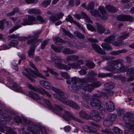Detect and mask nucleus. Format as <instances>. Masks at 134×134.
<instances>
[{"label":"nucleus","mask_w":134,"mask_h":134,"mask_svg":"<svg viewBox=\"0 0 134 134\" xmlns=\"http://www.w3.org/2000/svg\"><path fill=\"white\" fill-rule=\"evenodd\" d=\"M30 66L36 71V72H35L32 69H28L24 67V71H22L21 72L23 75L33 82H34L35 81V80L33 78V77L35 78L33 74H34L35 76L37 77H41L43 79H46L44 76L39 72L38 69L32 63L30 62Z\"/></svg>","instance_id":"nucleus-1"},{"label":"nucleus","mask_w":134,"mask_h":134,"mask_svg":"<svg viewBox=\"0 0 134 134\" xmlns=\"http://www.w3.org/2000/svg\"><path fill=\"white\" fill-rule=\"evenodd\" d=\"M23 119L25 123L28 125V130L32 131L33 129H35L37 133L39 134H47L46 130L44 127L39 125H36L34 122L26 118L23 117Z\"/></svg>","instance_id":"nucleus-2"},{"label":"nucleus","mask_w":134,"mask_h":134,"mask_svg":"<svg viewBox=\"0 0 134 134\" xmlns=\"http://www.w3.org/2000/svg\"><path fill=\"white\" fill-rule=\"evenodd\" d=\"M123 119L125 122V126L132 131L134 134V116L130 112H127L124 115Z\"/></svg>","instance_id":"nucleus-3"},{"label":"nucleus","mask_w":134,"mask_h":134,"mask_svg":"<svg viewBox=\"0 0 134 134\" xmlns=\"http://www.w3.org/2000/svg\"><path fill=\"white\" fill-rule=\"evenodd\" d=\"M58 110H57L55 113L61 116L64 120L66 121H70L71 120H72L79 123H83V122L81 120L73 115L69 111L65 110L63 114L62 115L60 114V112Z\"/></svg>","instance_id":"nucleus-4"},{"label":"nucleus","mask_w":134,"mask_h":134,"mask_svg":"<svg viewBox=\"0 0 134 134\" xmlns=\"http://www.w3.org/2000/svg\"><path fill=\"white\" fill-rule=\"evenodd\" d=\"M35 18L32 16H30L28 17V20L24 19L22 21L21 25H18L15 26L10 30V33H11L21 27V25L25 26L27 25H31L36 23Z\"/></svg>","instance_id":"nucleus-5"},{"label":"nucleus","mask_w":134,"mask_h":134,"mask_svg":"<svg viewBox=\"0 0 134 134\" xmlns=\"http://www.w3.org/2000/svg\"><path fill=\"white\" fill-rule=\"evenodd\" d=\"M93 97L89 104L93 108L99 109L103 106L101 101L99 98H100L99 95L96 94L93 95Z\"/></svg>","instance_id":"nucleus-6"},{"label":"nucleus","mask_w":134,"mask_h":134,"mask_svg":"<svg viewBox=\"0 0 134 134\" xmlns=\"http://www.w3.org/2000/svg\"><path fill=\"white\" fill-rule=\"evenodd\" d=\"M42 100L43 101L48 108L51 110L53 111L55 113L57 110L62 111L63 109V106L56 105H54L53 106L51 102L48 99L43 98H42Z\"/></svg>","instance_id":"nucleus-7"},{"label":"nucleus","mask_w":134,"mask_h":134,"mask_svg":"<svg viewBox=\"0 0 134 134\" xmlns=\"http://www.w3.org/2000/svg\"><path fill=\"white\" fill-rule=\"evenodd\" d=\"M98 10L100 12V14H99L97 10H91V13L93 16H99L102 19H107L108 15L104 8L103 7H100L98 8Z\"/></svg>","instance_id":"nucleus-8"},{"label":"nucleus","mask_w":134,"mask_h":134,"mask_svg":"<svg viewBox=\"0 0 134 134\" xmlns=\"http://www.w3.org/2000/svg\"><path fill=\"white\" fill-rule=\"evenodd\" d=\"M56 93L54 94V96L55 98L58 100H60L62 98L64 99L67 98L68 96L66 94L64 93L61 90L55 87H51V88Z\"/></svg>","instance_id":"nucleus-9"},{"label":"nucleus","mask_w":134,"mask_h":134,"mask_svg":"<svg viewBox=\"0 0 134 134\" xmlns=\"http://www.w3.org/2000/svg\"><path fill=\"white\" fill-rule=\"evenodd\" d=\"M57 68L60 69L64 70H70L71 68L76 69L79 68V66L77 64L75 63H70L68 64V66L66 65L61 63L57 64Z\"/></svg>","instance_id":"nucleus-10"},{"label":"nucleus","mask_w":134,"mask_h":134,"mask_svg":"<svg viewBox=\"0 0 134 134\" xmlns=\"http://www.w3.org/2000/svg\"><path fill=\"white\" fill-rule=\"evenodd\" d=\"M43 40L42 39H36L34 41V42L32 45L33 47L30 49L29 50L28 53L29 56L31 58H33L34 57V52L35 50V48L38 45V43L41 42Z\"/></svg>","instance_id":"nucleus-11"},{"label":"nucleus","mask_w":134,"mask_h":134,"mask_svg":"<svg viewBox=\"0 0 134 134\" xmlns=\"http://www.w3.org/2000/svg\"><path fill=\"white\" fill-rule=\"evenodd\" d=\"M107 64H108L107 66L104 67L102 69H104L105 70L112 72L113 73H117L118 72L119 70H121L122 68L121 67L117 66L116 68L113 66L110 63H108Z\"/></svg>","instance_id":"nucleus-12"},{"label":"nucleus","mask_w":134,"mask_h":134,"mask_svg":"<svg viewBox=\"0 0 134 134\" xmlns=\"http://www.w3.org/2000/svg\"><path fill=\"white\" fill-rule=\"evenodd\" d=\"M28 87L30 89L35 92H40L43 95L45 94L49 98L51 97V95L42 88L39 89L36 87H34L31 84L29 85Z\"/></svg>","instance_id":"nucleus-13"},{"label":"nucleus","mask_w":134,"mask_h":134,"mask_svg":"<svg viewBox=\"0 0 134 134\" xmlns=\"http://www.w3.org/2000/svg\"><path fill=\"white\" fill-rule=\"evenodd\" d=\"M71 82L74 84V86L75 88H76V86L80 85L81 83L83 84L85 83V82L87 81L86 79H80V78L74 77L72 78L71 79Z\"/></svg>","instance_id":"nucleus-14"},{"label":"nucleus","mask_w":134,"mask_h":134,"mask_svg":"<svg viewBox=\"0 0 134 134\" xmlns=\"http://www.w3.org/2000/svg\"><path fill=\"white\" fill-rule=\"evenodd\" d=\"M64 99L61 98L60 99V100H59V101H61L63 103L70 107H71L77 110L80 109V107L76 103L74 102L71 100H64Z\"/></svg>","instance_id":"nucleus-15"},{"label":"nucleus","mask_w":134,"mask_h":134,"mask_svg":"<svg viewBox=\"0 0 134 134\" xmlns=\"http://www.w3.org/2000/svg\"><path fill=\"white\" fill-rule=\"evenodd\" d=\"M0 117L3 119L5 121H9L11 120L12 116L8 114H5V111L4 109L0 107Z\"/></svg>","instance_id":"nucleus-16"},{"label":"nucleus","mask_w":134,"mask_h":134,"mask_svg":"<svg viewBox=\"0 0 134 134\" xmlns=\"http://www.w3.org/2000/svg\"><path fill=\"white\" fill-rule=\"evenodd\" d=\"M90 115L94 120L97 121H100L102 119L99 113L96 110L92 111L90 113Z\"/></svg>","instance_id":"nucleus-17"},{"label":"nucleus","mask_w":134,"mask_h":134,"mask_svg":"<svg viewBox=\"0 0 134 134\" xmlns=\"http://www.w3.org/2000/svg\"><path fill=\"white\" fill-rule=\"evenodd\" d=\"M64 15V14L60 13L59 14L52 15L50 16L49 19L52 22H54L62 18Z\"/></svg>","instance_id":"nucleus-18"},{"label":"nucleus","mask_w":134,"mask_h":134,"mask_svg":"<svg viewBox=\"0 0 134 134\" xmlns=\"http://www.w3.org/2000/svg\"><path fill=\"white\" fill-rule=\"evenodd\" d=\"M97 74L93 70L89 71L87 73L86 78H82L83 79H87L86 81L85 82V83H87L88 82H91V80L92 77L95 76Z\"/></svg>","instance_id":"nucleus-19"},{"label":"nucleus","mask_w":134,"mask_h":134,"mask_svg":"<svg viewBox=\"0 0 134 134\" xmlns=\"http://www.w3.org/2000/svg\"><path fill=\"white\" fill-rule=\"evenodd\" d=\"M104 107L107 110L110 112H111L115 109L114 104L113 102L109 101H107L106 102Z\"/></svg>","instance_id":"nucleus-20"},{"label":"nucleus","mask_w":134,"mask_h":134,"mask_svg":"<svg viewBox=\"0 0 134 134\" xmlns=\"http://www.w3.org/2000/svg\"><path fill=\"white\" fill-rule=\"evenodd\" d=\"M79 59V57L75 55L68 56L66 59L64 60L65 64H68L69 62H74Z\"/></svg>","instance_id":"nucleus-21"},{"label":"nucleus","mask_w":134,"mask_h":134,"mask_svg":"<svg viewBox=\"0 0 134 134\" xmlns=\"http://www.w3.org/2000/svg\"><path fill=\"white\" fill-rule=\"evenodd\" d=\"M92 46L94 49L99 54L104 55L106 54L105 51L103 50L100 47L96 44H93Z\"/></svg>","instance_id":"nucleus-22"},{"label":"nucleus","mask_w":134,"mask_h":134,"mask_svg":"<svg viewBox=\"0 0 134 134\" xmlns=\"http://www.w3.org/2000/svg\"><path fill=\"white\" fill-rule=\"evenodd\" d=\"M134 68H131L129 69L127 71V73L129 76H131L127 79V81H132L134 79V76H133L134 74Z\"/></svg>","instance_id":"nucleus-23"},{"label":"nucleus","mask_w":134,"mask_h":134,"mask_svg":"<svg viewBox=\"0 0 134 134\" xmlns=\"http://www.w3.org/2000/svg\"><path fill=\"white\" fill-rule=\"evenodd\" d=\"M132 17L126 15H120L118 16L117 19L119 21H124L129 20L131 21L132 19Z\"/></svg>","instance_id":"nucleus-24"},{"label":"nucleus","mask_w":134,"mask_h":134,"mask_svg":"<svg viewBox=\"0 0 134 134\" xmlns=\"http://www.w3.org/2000/svg\"><path fill=\"white\" fill-rule=\"evenodd\" d=\"M83 130L89 133H92L95 134L97 133V130L92 126H85L83 127Z\"/></svg>","instance_id":"nucleus-25"},{"label":"nucleus","mask_w":134,"mask_h":134,"mask_svg":"<svg viewBox=\"0 0 134 134\" xmlns=\"http://www.w3.org/2000/svg\"><path fill=\"white\" fill-rule=\"evenodd\" d=\"M51 60L52 62L55 63V66L57 67V64L59 63H56V61L57 60L60 62H62L64 60L63 59H62L59 56L56 55H54L52 57Z\"/></svg>","instance_id":"nucleus-26"},{"label":"nucleus","mask_w":134,"mask_h":134,"mask_svg":"<svg viewBox=\"0 0 134 134\" xmlns=\"http://www.w3.org/2000/svg\"><path fill=\"white\" fill-rule=\"evenodd\" d=\"M86 83H81L80 85H79L78 86H76V88H75V90H78L79 93H85L86 91V89L85 87V86H83V85Z\"/></svg>","instance_id":"nucleus-27"},{"label":"nucleus","mask_w":134,"mask_h":134,"mask_svg":"<svg viewBox=\"0 0 134 134\" xmlns=\"http://www.w3.org/2000/svg\"><path fill=\"white\" fill-rule=\"evenodd\" d=\"M80 116L82 118L86 119H90V116L84 110H81L79 113Z\"/></svg>","instance_id":"nucleus-28"},{"label":"nucleus","mask_w":134,"mask_h":134,"mask_svg":"<svg viewBox=\"0 0 134 134\" xmlns=\"http://www.w3.org/2000/svg\"><path fill=\"white\" fill-rule=\"evenodd\" d=\"M40 83L42 86L47 89H51L52 87L49 83L43 80L40 81Z\"/></svg>","instance_id":"nucleus-29"},{"label":"nucleus","mask_w":134,"mask_h":134,"mask_svg":"<svg viewBox=\"0 0 134 134\" xmlns=\"http://www.w3.org/2000/svg\"><path fill=\"white\" fill-rule=\"evenodd\" d=\"M62 53L65 55L73 54L75 52V51L68 48H65L63 50Z\"/></svg>","instance_id":"nucleus-30"},{"label":"nucleus","mask_w":134,"mask_h":134,"mask_svg":"<svg viewBox=\"0 0 134 134\" xmlns=\"http://www.w3.org/2000/svg\"><path fill=\"white\" fill-rule=\"evenodd\" d=\"M127 51V50L123 49L121 50L111 51L110 52V54L111 55H116L121 53L126 52Z\"/></svg>","instance_id":"nucleus-31"},{"label":"nucleus","mask_w":134,"mask_h":134,"mask_svg":"<svg viewBox=\"0 0 134 134\" xmlns=\"http://www.w3.org/2000/svg\"><path fill=\"white\" fill-rule=\"evenodd\" d=\"M115 37L113 35H111L105 38L104 41L108 43H113V41L115 40Z\"/></svg>","instance_id":"nucleus-32"},{"label":"nucleus","mask_w":134,"mask_h":134,"mask_svg":"<svg viewBox=\"0 0 134 134\" xmlns=\"http://www.w3.org/2000/svg\"><path fill=\"white\" fill-rule=\"evenodd\" d=\"M53 40L54 43L58 45H61L64 42L63 40L59 37H54Z\"/></svg>","instance_id":"nucleus-33"},{"label":"nucleus","mask_w":134,"mask_h":134,"mask_svg":"<svg viewBox=\"0 0 134 134\" xmlns=\"http://www.w3.org/2000/svg\"><path fill=\"white\" fill-rule=\"evenodd\" d=\"M29 96L31 98L39 100H41V98L36 93H35L32 91H30L29 92Z\"/></svg>","instance_id":"nucleus-34"},{"label":"nucleus","mask_w":134,"mask_h":134,"mask_svg":"<svg viewBox=\"0 0 134 134\" xmlns=\"http://www.w3.org/2000/svg\"><path fill=\"white\" fill-rule=\"evenodd\" d=\"M89 96V94H84L82 96V99L83 101L86 102L90 104L92 98H90Z\"/></svg>","instance_id":"nucleus-35"},{"label":"nucleus","mask_w":134,"mask_h":134,"mask_svg":"<svg viewBox=\"0 0 134 134\" xmlns=\"http://www.w3.org/2000/svg\"><path fill=\"white\" fill-rule=\"evenodd\" d=\"M28 13L31 14H38L41 13V11L38 9L36 8H33L29 9L28 10Z\"/></svg>","instance_id":"nucleus-36"},{"label":"nucleus","mask_w":134,"mask_h":134,"mask_svg":"<svg viewBox=\"0 0 134 134\" xmlns=\"http://www.w3.org/2000/svg\"><path fill=\"white\" fill-rule=\"evenodd\" d=\"M51 48L55 52L59 53L63 49V47L62 46L58 47H56L54 46L53 44H52L51 45Z\"/></svg>","instance_id":"nucleus-37"},{"label":"nucleus","mask_w":134,"mask_h":134,"mask_svg":"<svg viewBox=\"0 0 134 134\" xmlns=\"http://www.w3.org/2000/svg\"><path fill=\"white\" fill-rule=\"evenodd\" d=\"M106 8L109 12L114 13L117 11V9L114 7L110 5H107Z\"/></svg>","instance_id":"nucleus-38"},{"label":"nucleus","mask_w":134,"mask_h":134,"mask_svg":"<svg viewBox=\"0 0 134 134\" xmlns=\"http://www.w3.org/2000/svg\"><path fill=\"white\" fill-rule=\"evenodd\" d=\"M122 60L118 59L116 60H112L110 61L107 62V63H110L111 65L114 67L115 66L117 65L118 66V65L122 62Z\"/></svg>","instance_id":"nucleus-39"},{"label":"nucleus","mask_w":134,"mask_h":134,"mask_svg":"<svg viewBox=\"0 0 134 134\" xmlns=\"http://www.w3.org/2000/svg\"><path fill=\"white\" fill-rule=\"evenodd\" d=\"M115 86L114 83L111 82L105 83L104 85V86L105 88L108 90L111 89H113Z\"/></svg>","instance_id":"nucleus-40"},{"label":"nucleus","mask_w":134,"mask_h":134,"mask_svg":"<svg viewBox=\"0 0 134 134\" xmlns=\"http://www.w3.org/2000/svg\"><path fill=\"white\" fill-rule=\"evenodd\" d=\"M129 36L130 34L129 33L126 32H123L121 36L118 37L117 39L123 40L126 39L127 37Z\"/></svg>","instance_id":"nucleus-41"},{"label":"nucleus","mask_w":134,"mask_h":134,"mask_svg":"<svg viewBox=\"0 0 134 134\" xmlns=\"http://www.w3.org/2000/svg\"><path fill=\"white\" fill-rule=\"evenodd\" d=\"M116 116V114H110L108 115L107 118L108 120H110L113 122L115 120Z\"/></svg>","instance_id":"nucleus-42"},{"label":"nucleus","mask_w":134,"mask_h":134,"mask_svg":"<svg viewBox=\"0 0 134 134\" xmlns=\"http://www.w3.org/2000/svg\"><path fill=\"white\" fill-rule=\"evenodd\" d=\"M74 36L79 39H83L85 38V36L83 35L77 31H75L74 32Z\"/></svg>","instance_id":"nucleus-43"},{"label":"nucleus","mask_w":134,"mask_h":134,"mask_svg":"<svg viewBox=\"0 0 134 134\" xmlns=\"http://www.w3.org/2000/svg\"><path fill=\"white\" fill-rule=\"evenodd\" d=\"M84 86L86 89V91L88 92H91L94 89L92 83L86 84Z\"/></svg>","instance_id":"nucleus-44"},{"label":"nucleus","mask_w":134,"mask_h":134,"mask_svg":"<svg viewBox=\"0 0 134 134\" xmlns=\"http://www.w3.org/2000/svg\"><path fill=\"white\" fill-rule=\"evenodd\" d=\"M33 37V36L30 35L27 37H19V36L18 38V40L19 41H25L29 38H32Z\"/></svg>","instance_id":"nucleus-45"},{"label":"nucleus","mask_w":134,"mask_h":134,"mask_svg":"<svg viewBox=\"0 0 134 134\" xmlns=\"http://www.w3.org/2000/svg\"><path fill=\"white\" fill-rule=\"evenodd\" d=\"M13 86L14 89L15 91L20 92H23L21 87L19 86H18L16 83H15Z\"/></svg>","instance_id":"nucleus-46"},{"label":"nucleus","mask_w":134,"mask_h":134,"mask_svg":"<svg viewBox=\"0 0 134 134\" xmlns=\"http://www.w3.org/2000/svg\"><path fill=\"white\" fill-rule=\"evenodd\" d=\"M97 32L100 34L103 33L104 29V27L100 24H97Z\"/></svg>","instance_id":"nucleus-47"},{"label":"nucleus","mask_w":134,"mask_h":134,"mask_svg":"<svg viewBox=\"0 0 134 134\" xmlns=\"http://www.w3.org/2000/svg\"><path fill=\"white\" fill-rule=\"evenodd\" d=\"M81 14L82 16L88 22L91 23H93L92 21L88 17L86 13L84 12H82L81 13Z\"/></svg>","instance_id":"nucleus-48"},{"label":"nucleus","mask_w":134,"mask_h":134,"mask_svg":"<svg viewBox=\"0 0 134 134\" xmlns=\"http://www.w3.org/2000/svg\"><path fill=\"white\" fill-rule=\"evenodd\" d=\"M101 46L105 50H108L109 49H112V47L111 46L106 43L102 44Z\"/></svg>","instance_id":"nucleus-49"},{"label":"nucleus","mask_w":134,"mask_h":134,"mask_svg":"<svg viewBox=\"0 0 134 134\" xmlns=\"http://www.w3.org/2000/svg\"><path fill=\"white\" fill-rule=\"evenodd\" d=\"M111 74L108 73H99L98 74V76L99 78H103L106 77L110 76Z\"/></svg>","instance_id":"nucleus-50"},{"label":"nucleus","mask_w":134,"mask_h":134,"mask_svg":"<svg viewBox=\"0 0 134 134\" xmlns=\"http://www.w3.org/2000/svg\"><path fill=\"white\" fill-rule=\"evenodd\" d=\"M112 122L109 120L107 119L104 120L103 122V125L107 127H109L111 126L112 124Z\"/></svg>","instance_id":"nucleus-51"},{"label":"nucleus","mask_w":134,"mask_h":134,"mask_svg":"<svg viewBox=\"0 0 134 134\" xmlns=\"http://www.w3.org/2000/svg\"><path fill=\"white\" fill-rule=\"evenodd\" d=\"M62 30L64 34L68 36L71 38H72L74 37L73 35L70 32L62 28Z\"/></svg>","instance_id":"nucleus-52"},{"label":"nucleus","mask_w":134,"mask_h":134,"mask_svg":"<svg viewBox=\"0 0 134 134\" xmlns=\"http://www.w3.org/2000/svg\"><path fill=\"white\" fill-rule=\"evenodd\" d=\"M41 30H39L38 31L33 32V33L34 35V36H33V37L32 38H33L34 39L38 38L39 37L38 35L41 33Z\"/></svg>","instance_id":"nucleus-53"},{"label":"nucleus","mask_w":134,"mask_h":134,"mask_svg":"<svg viewBox=\"0 0 134 134\" xmlns=\"http://www.w3.org/2000/svg\"><path fill=\"white\" fill-rule=\"evenodd\" d=\"M94 2L93 1H91L89 3L88 6L86 7V9L87 10L92 9L94 8Z\"/></svg>","instance_id":"nucleus-54"},{"label":"nucleus","mask_w":134,"mask_h":134,"mask_svg":"<svg viewBox=\"0 0 134 134\" xmlns=\"http://www.w3.org/2000/svg\"><path fill=\"white\" fill-rule=\"evenodd\" d=\"M49 40H46L43 41L41 43V48L42 50L44 49L48 43Z\"/></svg>","instance_id":"nucleus-55"},{"label":"nucleus","mask_w":134,"mask_h":134,"mask_svg":"<svg viewBox=\"0 0 134 134\" xmlns=\"http://www.w3.org/2000/svg\"><path fill=\"white\" fill-rule=\"evenodd\" d=\"M18 43L19 42L17 40H13L9 42V45H10V47H11L16 46Z\"/></svg>","instance_id":"nucleus-56"},{"label":"nucleus","mask_w":134,"mask_h":134,"mask_svg":"<svg viewBox=\"0 0 134 134\" xmlns=\"http://www.w3.org/2000/svg\"><path fill=\"white\" fill-rule=\"evenodd\" d=\"M92 84L94 89L95 88H97L100 86L102 84V83L101 82L98 81Z\"/></svg>","instance_id":"nucleus-57"},{"label":"nucleus","mask_w":134,"mask_h":134,"mask_svg":"<svg viewBox=\"0 0 134 134\" xmlns=\"http://www.w3.org/2000/svg\"><path fill=\"white\" fill-rule=\"evenodd\" d=\"M113 130L115 133L117 134H121L122 133V131L119 128L116 127H114L113 129Z\"/></svg>","instance_id":"nucleus-58"},{"label":"nucleus","mask_w":134,"mask_h":134,"mask_svg":"<svg viewBox=\"0 0 134 134\" xmlns=\"http://www.w3.org/2000/svg\"><path fill=\"white\" fill-rule=\"evenodd\" d=\"M118 40L114 42L113 43V44L116 46H119L122 45V40Z\"/></svg>","instance_id":"nucleus-59"},{"label":"nucleus","mask_w":134,"mask_h":134,"mask_svg":"<svg viewBox=\"0 0 134 134\" xmlns=\"http://www.w3.org/2000/svg\"><path fill=\"white\" fill-rule=\"evenodd\" d=\"M87 29L92 31H96V29L92 25L90 24H87Z\"/></svg>","instance_id":"nucleus-60"},{"label":"nucleus","mask_w":134,"mask_h":134,"mask_svg":"<svg viewBox=\"0 0 134 134\" xmlns=\"http://www.w3.org/2000/svg\"><path fill=\"white\" fill-rule=\"evenodd\" d=\"M51 2L50 0L44 1L42 3L41 5L44 7H46L50 4Z\"/></svg>","instance_id":"nucleus-61"},{"label":"nucleus","mask_w":134,"mask_h":134,"mask_svg":"<svg viewBox=\"0 0 134 134\" xmlns=\"http://www.w3.org/2000/svg\"><path fill=\"white\" fill-rule=\"evenodd\" d=\"M100 95L99 96L100 97H101L105 99H107L108 98V95L107 92H101Z\"/></svg>","instance_id":"nucleus-62"},{"label":"nucleus","mask_w":134,"mask_h":134,"mask_svg":"<svg viewBox=\"0 0 134 134\" xmlns=\"http://www.w3.org/2000/svg\"><path fill=\"white\" fill-rule=\"evenodd\" d=\"M61 75L66 79H68L70 78L69 74L66 72H62L60 74Z\"/></svg>","instance_id":"nucleus-63"},{"label":"nucleus","mask_w":134,"mask_h":134,"mask_svg":"<svg viewBox=\"0 0 134 134\" xmlns=\"http://www.w3.org/2000/svg\"><path fill=\"white\" fill-rule=\"evenodd\" d=\"M6 133L7 134H16L14 131L9 127L7 128Z\"/></svg>","instance_id":"nucleus-64"}]
</instances>
